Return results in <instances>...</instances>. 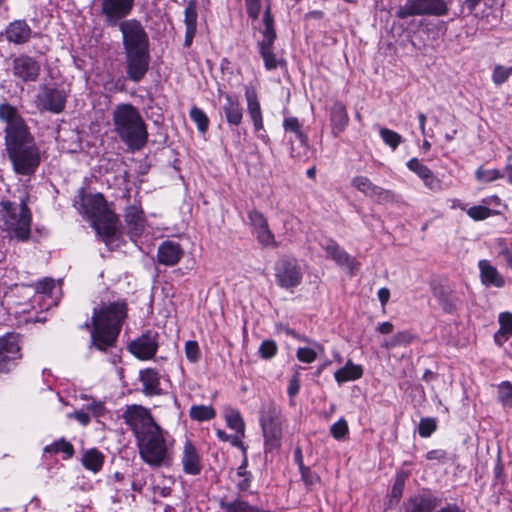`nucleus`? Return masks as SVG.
Instances as JSON below:
<instances>
[{
  "label": "nucleus",
  "mask_w": 512,
  "mask_h": 512,
  "mask_svg": "<svg viewBox=\"0 0 512 512\" xmlns=\"http://www.w3.org/2000/svg\"><path fill=\"white\" fill-rule=\"evenodd\" d=\"M31 26L24 19H17L10 22L2 35L9 44L25 45L34 36Z\"/></svg>",
  "instance_id": "nucleus-21"
},
{
  "label": "nucleus",
  "mask_w": 512,
  "mask_h": 512,
  "mask_svg": "<svg viewBox=\"0 0 512 512\" xmlns=\"http://www.w3.org/2000/svg\"><path fill=\"white\" fill-rule=\"evenodd\" d=\"M248 219L253 228V232L257 229L265 228V226L268 225V221L263 213L255 209L248 212Z\"/></svg>",
  "instance_id": "nucleus-50"
},
{
  "label": "nucleus",
  "mask_w": 512,
  "mask_h": 512,
  "mask_svg": "<svg viewBox=\"0 0 512 512\" xmlns=\"http://www.w3.org/2000/svg\"><path fill=\"white\" fill-rule=\"evenodd\" d=\"M74 206L92 222V226L103 240L108 244L114 241L117 233L118 217L108 207V203L101 193L85 194L81 189Z\"/></svg>",
  "instance_id": "nucleus-4"
},
{
  "label": "nucleus",
  "mask_w": 512,
  "mask_h": 512,
  "mask_svg": "<svg viewBox=\"0 0 512 512\" xmlns=\"http://www.w3.org/2000/svg\"><path fill=\"white\" fill-rule=\"evenodd\" d=\"M41 71L40 63L27 54H20L12 61L13 75L23 82H34Z\"/></svg>",
  "instance_id": "nucleus-17"
},
{
  "label": "nucleus",
  "mask_w": 512,
  "mask_h": 512,
  "mask_svg": "<svg viewBox=\"0 0 512 512\" xmlns=\"http://www.w3.org/2000/svg\"><path fill=\"white\" fill-rule=\"evenodd\" d=\"M351 185L379 204L392 203L395 201V193L393 191L375 185L366 176L354 177L351 181Z\"/></svg>",
  "instance_id": "nucleus-15"
},
{
  "label": "nucleus",
  "mask_w": 512,
  "mask_h": 512,
  "mask_svg": "<svg viewBox=\"0 0 512 512\" xmlns=\"http://www.w3.org/2000/svg\"><path fill=\"white\" fill-rule=\"evenodd\" d=\"M124 220L131 239L139 238L146 227V217L140 200H135L124 211Z\"/></svg>",
  "instance_id": "nucleus-20"
},
{
  "label": "nucleus",
  "mask_w": 512,
  "mask_h": 512,
  "mask_svg": "<svg viewBox=\"0 0 512 512\" xmlns=\"http://www.w3.org/2000/svg\"><path fill=\"white\" fill-rule=\"evenodd\" d=\"M441 504V498L429 489L411 495L403 503L404 512H433Z\"/></svg>",
  "instance_id": "nucleus-16"
},
{
  "label": "nucleus",
  "mask_w": 512,
  "mask_h": 512,
  "mask_svg": "<svg viewBox=\"0 0 512 512\" xmlns=\"http://www.w3.org/2000/svg\"><path fill=\"white\" fill-rule=\"evenodd\" d=\"M275 280L284 289L295 288L302 282L303 273L298 261L283 257L275 263Z\"/></svg>",
  "instance_id": "nucleus-12"
},
{
  "label": "nucleus",
  "mask_w": 512,
  "mask_h": 512,
  "mask_svg": "<svg viewBox=\"0 0 512 512\" xmlns=\"http://www.w3.org/2000/svg\"><path fill=\"white\" fill-rule=\"evenodd\" d=\"M134 7V0H102L101 13L109 27H116L124 22Z\"/></svg>",
  "instance_id": "nucleus-13"
},
{
  "label": "nucleus",
  "mask_w": 512,
  "mask_h": 512,
  "mask_svg": "<svg viewBox=\"0 0 512 512\" xmlns=\"http://www.w3.org/2000/svg\"><path fill=\"white\" fill-rule=\"evenodd\" d=\"M158 333L148 330L129 344V351L138 359L149 360L158 350Z\"/></svg>",
  "instance_id": "nucleus-18"
},
{
  "label": "nucleus",
  "mask_w": 512,
  "mask_h": 512,
  "mask_svg": "<svg viewBox=\"0 0 512 512\" xmlns=\"http://www.w3.org/2000/svg\"><path fill=\"white\" fill-rule=\"evenodd\" d=\"M224 103L221 106V113L230 127H238L243 120V107L238 98L232 94L223 95Z\"/></svg>",
  "instance_id": "nucleus-24"
},
{
  "label": "nucleus",
  "mask_w": 512,
  "mask_h": 512,
  "mask_svg": "<svg viewBox=\"0 0 512 512\" xmlns=\"http://www.w3.org/2000/svg\"><path fill=\"white\" fill-rule=\"evenodd\" d=\"M498 400L503 407L512 408V383L503 381L498 385Z\"/></svg>",
  "instance_id": "nucleus-45"
},
{
  "label": "nucleus",
  "mask_w": 512,
  "mask_h": 512,
  "mask_svg": "<svg viewBox=\"0 0 512 512\" xmlns=\"http://www.w3.org/2000/svg\"><path fill=\"white\" fill-rule=\"evenodd\" d=\"M362 376V366L354 364L351 360H348L344 367L338 369L334 373V378L338 384H342L348 381H355L360 379Z\"/></svg>",
  "instance_id": "nucleus-32"
},
{
  "label": "nucleus",
  "mask_w": 512,
  "mask_h": 512,
  "mask_svg": "<svg viewBox=\"0 0 512 512\" xmlns=\"http://www.w3.org/2000/svg\"><path fill=\"white\" fill-rule=\"evenodd\" d=\"M225 420L227 426L236 431L237 434H239L241 437L244 436L245 432V423L244 420L240 414V412L236 409H227L225 411Z\"/></svg>",
  "instance_id": "nucleus-36"
},
{
  "label": "nucleus",
  "mask_w": 512,
  "mask_h": 512,
  "mask_svg": "<svg viewBox=\"0 0 512 512\" xmlns=\"http://www.w3.org/2000/svg\"><path fill=\"white\" fill-rule=\"evenodd\" d=\"M481 283L485 287L502 288L505 285L504 277L489 260L482 259L478 262Z\"/></svg>",
  "instance_id": "nucleus-27"
},
{
  "label": "nucleus",
  "mask_w": 512,
  "mask_h": 512,
  "mask_svg": "<svg viewBox=\"0 0 512 512\" xmlns=\"http://www.w3.org/2000/svg\"><path fill=\"white\" fill-rule=\"evenodd\" d=\"M393 338H394L397 346H407L413 341L414 336L409 331H400V332H397L393 336Z\"/></svg>",
  "instance_id": "nucleus-61"
},
{
  "label": "nucleus",
  "mask_w": 512,
  "mask_h": 512,
  "mask_svg": "<svg viewBox=\"0 0 512 512\" xmlns=\"http://www.w3.org/2000/svg\"><path fill=\"white\" fill-rule=\"evenodd\" d=\"M297 454H300V450H297ZM299 459H301V455H299ZM300 470L302 479L306 485H314L319 480V477L315 473L303 466L302 460H300Z\"/></svg>",
  "instance_id": "nucleus-57"
},
{
  "label": "nucleus",
  "mask_w": 512,
  "mask_h": 512,
  "mask_svg": "<svg viewBox=\"0 0 512 512\" xmlns=\"http://www.w3.org/2000/svg\"><path fill=\"white\" fill-rule=\"evenodd\" d=\"M277 351L278 346L276 342L274 340L267 339L261 343L258 352L261 358L268 360L273 358L277 354Z\"/></svg>",
  "instance_id": "nucleus-49"
},
{
  "label": "nucleus",
  "mask_w": 512,
  "mask_h": 512,
  "mask_svg": "<svg viewBox=\"0 0 512 512\" xmlns=\"http://www.w3.org/2000/svg\"><path fill=\"white\" fill-rule=\"evenodd\" d=\"M449 10V5L444 0H407L397 9L396 16L399 19L425 15L442 17L446 16Z\"/></svg>",
  "instance_id": "nucleus-9"
},
{
  "label": "nucleus",
  "mask_w": 512,
  "mask_h": 512,
  "mask_svg": "<svg viewBox=\"0 0 512 512\" xmlns=\"http://www.w3.org/2000/svg\"><path fill=\"white\" fill-rule=\"evenodd\" d=\"M437 429V421L435 418H422L418 425V433L422 438L430 437Z\"/></svg>",
  "instance_id": "nucleus-47"
},
{
  "label": "nucleus",
  "mask_w": 512,
  "mask_h": 512,
  "mask_svg": "<svg viewBox=\"0 0 512 512\" xmlns=\"http://www.w3.org/2000/svg\"><path fill=\"white\" fill-rule=\"evenodd\" d=\"M406 479L407 474L405 472L397 473L394 485L391 490V495L393 498H400L402 496Z\"/></svg>",
  "instance_id": "nucleus-54"
},
{
  "label": "nucleus",
  "mask_w": 512,
  "mask_h": 512,
  "mask_svg": "<svg viewBox=\"0 0 512 512\" xmlns=\"http://www.w3.org/2000/svg\"><path fill=\"white\" fill-rule=\"evenodd\" d=\"M114 132L132 151L141 150L148 141L147 126L139 110L130 103L118 104L112 113Z\"/></svg>",
  "instance_id": "nucleus-5"
},
{
  "label": "nucleus",
  "mask_w": 512,
  "mask_h": 512,
  "mask_svg": "<svg viewBox=\"0 0 512 512\" xmlns=\"http://www.w3.org/2000/svg\"><path fill=\"white\" fill-rule=\"evenodd\" d=\"M117 27L122 33L124 51L149 50V36L139 20H124V22Z\"/></svg>",
  "instance_id": "nucleus-11"
},
{
  "label": "nucleus",
  "mask_w": 512,
  "mask_h": 512,
  "mask_svg": "<svg viewBox=\"0 0 512 512\" xmlns=\"http://www.w3.org/2000/svg\"><path fill=\"white\" fill-rule=\"evenodd\" d=\"M181 463L185 474L196 476L202 471V457L196 446L186 440L183 446Z\"/></svg>",
  "instance_id": "nucleus-22"
},
{
  "label": "nucleus",
  "mask_w": 512,
  "mask_h": 512,
  "mask_svg": "<svg viewBox=\"0 0 512 512\" xmlns=\"http://www.w3.org/2000/svg\"><path fill=\"white\" fill-rule=\"evenodd\" d=\"M512 74V67H505L503 65H496L492 72V81L496 86H501L505 83Z\"/></svg>",
  "instance_id": "nucleus-48"
},
{
  "label": "nucleus",
  "mask_w": 512,
  "mask_h": 512,
  "mask_svg": "<svg viewBox=\"0 0 512 512\" xmlns=\"http://www.w3.org/2000/svg\"><path fill=\"white\" fill-rule=\"evenodd\" d=\"M85 398L87 400V403L83 404L82 407L87 412H89L92 417L100 418L106 414L107 409L103 401L97 400L95 398Z\"/></svg>",
  "instance_id": "nucleus-44"
},
{
  "label": "nucleus",
  "mask_w": 512,
  "mask_h": 512,
  "mask_svg": "<svg viewBox=\"0 0 512 512\" xmlns=\"http://www.w3.org/2000/svg\"><path fill=\"white\" fill-rule=\"evenodd\" d=\"M0 121L5 124L4 144L17 175L32 176L41 163V152L29 126L15 106L0 104Z\"/></svg>",
  "instance_id": "nucleus-2"
},
{
  "label": "nucleus",
  "mask_w": 512,
  "mask_h": 512,
  "mask_svg": "<svg viewBox=\"0 0 512 512\" xmlns=\"http://www.w3.org/2000/svg\"><path fill=\"white\" fill-rule=\"evenodd\" d=\"M475 177L480 182L490 183L504 177L507 178V171L503 172L499 169H484L480 167L476 170Z\"/></svg>",
  "instance_id": "nucleus-39"
},
{
  "label": "nucleus",
  "mask_w": 512,
  "mask_h": 512,
  "mask_svg": "<svg viewBox=\"0 0 512 512\" xmlns=\"http://www.w3.org/2000/svg\"><path fill=\"white\" fill-rule=\"evenodd\" d=\"M139 380L142 383V392L147 396H156L162 393L160 387V374L156 369L146 368L139 372Z\"/></svg>",
  "instance_id": "nucleus-29"
},
{
  "label": "nucleus",
  "mask_w": 512,
  "mask_h": 512,
  "mask_svg": "<svg viewBox=\"0 0 512 512\" xmlns=\"http://www.w3.org/2000/svg\"><path fill=\"white\" fill-rule=\"evenodd\" d=\"M466 213L474 221H482L496 215L498 212L482 204L466 209Z\"/></svg>",
  "instance_id": "nucleus-41"
},
{
  "label": "nucleus",
  "mask_w": 512,
  "mask_h": 512,
  "mask_svg": "<svg viewBox=\"0 0 512 512\" xmlns=\"http://www.w3.org/2000/svg\"><path fill=\"white\" fill-rule=\"evenodd\" d=\"M74 419H76L81 425L87 426L92 416L83 407L73 413Z\"/></svg>",
  "instance_id": "nucleus-62"
},
{
  "label": "nucleus",
  "mask_w": 512,
  "mask_h": 512,
  "mask_svg": "<svg viewBox=\"0 0 512 512\" xmlns=\"http://www.w3.org/2000/svg\"><path fill=\"white\" fill-rule=\"evenodd\" d=\"M191 419L199 422L210 421L216 416V411L212 406L192 405L189 410Z\"/></svg>",
  "instance_id": "nucleus-37"
},
{
  "label": "nucleus",
  "mask_w": 512,
  "mask_h": 512,
  "mask_svg": "<svg viewBox=\"0 0 512 512\" xmlns=\"http://www.w3.org/2000/svg\"><path fill=\"white\" fill-rule=\"evenodd\" d=\"M379 134L383 142L392 150H396L398 146L403 142V137L394 130L383 127L380 128Z\"/></svg>",
  "instance_id": "nucleus-42"
},
{
  "label": "nucleus",
  "mask_w": 512,
  "mask_h": 512,
  "mask_svg": "<svg viewBox=\"0 0 512 512\" xmlns=\"http://www.w3.org/2000/svg\"><path fill=\"white\" fill-rule=\"evenodd\" d=\"M296 356L300 362L309 364L316 360L317 353L311 348L301 347L297 349Z\"/></svg>",
  "instance_id": "nucleus-56"
},
{
  "label": "nucleus",
  "mask_w": 512,
  "mask_h": 512,
  "mask_svg": "<svg viewBox=\"0 0 512 512\" xmlns=\"http://www.w3.org/2000/svg\"><path fill=\"white\" fill-rule=\"evenodd\" d=\"M39 102L44 109L60 113L65 108L66 95L62 90L45 86L39 95Z\"/></svg>",
  "instance_id": "nucleus-25"
},
{
  "label": "nucleus",
  "mask_w": 512,
  "mask_h": 512,
  "mask_svg": "<svg viewBox=\"0 0 512 512\" xmlns=\"http://www.w3.org/2000/svg\"><path fill=\"white\" fill-rule=\"evenodd\" d=\"M259 422L264 439V453H279L285 423L280 408L272 403L263 405L260 409Z\"/></svg>",
  "instance_id": "nucleus-6"
},
{
  "label": "nucleus",
  "mask_w": 512,
  "mask_h": 512,
  "mask_svg": "<svg viewBox=\"0 0 512 512\" xmlns=\"http://www.w3.org/2000/svg\"><path fill=\"white\" fill-rule=\"evenodd\" d=\"M3 221L6 229L22 242L30 239L32 213L28 207V196L21 198L17 207L11 201H1Z\"/></svg>",
  "instance_id": "nucleus-7"
},
{
  "label": "nucleus",
  "mask_w": 512,
  "mask_h": 512,
  "mask_svg": "<svg viewBox=\"0 0 512 512\" xmlns=\"http://www.w3.org/2000/svg\"><path fill=\"white\" fill-rule=\"evenodd\" d=\"M122 418L132 431L141 459L151 467H169L174 458V437L142 405H128Z\"/></svg>",
  "instance_id": "nucleus-1"
},
{
  "label": "nucleus",
  "mask_w": 512,
  "mask_h": 512,
  "mask_svg": "<svg viewBox=\"0 0 512 512\" xmlns=\"http://www.w3.org/2000/svg\"><path fill=\"white\" fill-rule=\"evenodd\" d=\"M424 186L433 192H440L443 190L442 181L434 175V173H430L424 180Z\"/></svg>",
  "instance_id": "nucleus-58"
},
{
  "label": "nucleus",
  "mask_w": 512,
  "mask_h": 512,
  "mask_svg": "<svg viewBox=\"0 0 512 512\" xmlns=\"http://www.w3.org/2000/svg\"><path fill=\"white\" fill-rule=\"evenodd\" d=\"M245 7L248 16L253 20H257L262 9V0H245Z\"/></svg>",
  "instance_id": "nucleus-55"
},
{
  "label": "nucleus",
  "mask_w": 512,
  "mask_h": 512,
  "mask_svg": "<svg viewBox=\"0 0 512 512\" xmlns=\"http://www.w3.org/2000/svg\"><path fill=\"white\" fill-rule=\"evenodd\" d=\"M433 295L442 307L445 313H454L456 311V297L443 287H436L433 290Z\"/></svg>",
  "instance_id": "nucleus-34"
},
{
  "label": "nucleus",
  "mask_w": 512,
  "mask_h": 512,
  "mask_svg": "<svg viewBox=\"0 0 512 512\" xmlns=\"http://www.w3.org/2000/svg\"><path fill=\"white\" fill-rule=\"evenodd\" d=\"M245 98L248 114L253 123L255 132L258 133L257 137L265 144H268L270 142V138L264 129L262 110L256 91L253 88H246Z\"/></svg>",
  "instance_id": "nucleus-19"
},
{
  "label": "nucleus",
  "mask_w": 512,
  "mask_h": 512,
  "mask_svg": "<svg viewBox=\"0 0 512 512\" xmlns=\"http://www.w3.org/2000/svg\"><path fill=\"white\" fill-rule=\"evenodd\" d=\"M330 431H331L332 436L335 439H337V440L343 439L349 431L347 421L345 419L341 418L340 420H338L336 423H334L331 426Z\"/></svg>",
  "instance_id": "nucleus-53"
},
{
  "label": "nucleus",
  "mask_w": 512,
  "mask_h": 512,
  "mask_svg": "<svg viewBox=\"0 0 512 512\" xmlns=\"http://www.w3.org/2000/svg\"><path fill=\"white\" fill-rule=\"evenodd\" d=\"M253 233L261 246L269 248H277L279 246L269 225L265 226V228L257 229Z\"/></svg>",
  "instance_id": "nucleus-40"
},
{
  "label": "nucleus",
  "mask_w": 512,
  "mask_h": 512,
  "mask_svg": "<svg viewBox=\"0 0 512 512\" xmlns=\"http://www.w3.org/2000/svg\"><path fill=\"white\" fill-rule=\"evenodd\" d=\"M19 336L8 333L0 338V373L9 372L20 359Z\"/></svg>",
  "instance_id": "nucleus-14"
},
{
  "label": "nucleus",
  "mask_w": 512,
  "mask_h": 512,
  "mask_svg": "<svg viewBox=\"0 0 512 512\" xmlns=\"http://www.w3.org/2000/svg\"><path fill=\"white\" fill-rule=\"evenodd\" d=\"M321 246L338 265L347 267L351 272L357 269L356 260L343 250L335 240L327 239Z\"/></svg>",
  "instance_id": "nucleus-26"
},
{
  "label": "nucleus",
  "mask_w": 512,
  "mask_h": 512,
  "mask_svg": "<svg viewBox=\"0 0 512 512\" xmlns=\"http://www.w3.org/2000/svg\"><path fill=\"white\" fill-rule=\"evenodd\" d=\"M425 458L436 464H444L449 460V454L444 449H433L426 453Z\"/></svg>",
  "instance_id": "nucleus-52"
},
{
  "label": "nucleus",
  "mask_w": 512,
  "mask_h": 512,
  "mask_svg": "<svg viewBox=\"0 0 512 512\" xmlns=\"http://www.w3.org/2000/svg\"><path fill=\"white\" fill-rule=\"evenodd\" d=\"M407 168L415 173L422 181L430 174L432 173V170L424 165L418 158H411L406 163Z\"/></svg>",
  "instance_id": "nucleus-46"
},
{
  "label": "nucleus",
  "mask_w": 512,
  "mask_h": 512,
  "mask_svg": "<svg viewBox=\"0 0 512 512\" xmlns=\"http://www.w3.org/2000/svg\"><path fill=\"white\" fill-rule=\"evenodd\" d=\"M190 119L196 124L200 133L204 134L209 129V118L201 108L193 106L189 112Z\"/></svg>",
  "instance_id": "nucleus-38"
},
{
  "label": "nucleus",
  "mask_w": 512,
  "mask_h": 512,
  "mask_svg": "<svg viewBox=\"0 0 512 512\" xmlns=\"http://www.w3.org/2000/svg\"><path fill=\"white\" fill-rule=\"evenodd\" d=\"M349 123L346 106L341 101H335L330 109V125L334 137H338Z\"/></svg>",
  "instance_id": "nucleus-28"
},
{
  "label": "nucleus",
  "mask_w": 512,
  "mask_h": 512,
  "mask_svg": "<svg viewBox=\"0 0 512 512\" xmlns=\"http://www.w3.org/2000/svg\"><path fill=\"white\" fill-rule=\"evenodd\" d=\"M283 128L285 132L293 133L295 138L302 144H307L308 137L302 130V125L296 117H286L283 120Z\"/></svg>",
  "instance_id": "nucleus-35"
},
{
  "label": "nucleus",
  "mask_w": 512,
  "mask_h": 512,
  "mask_svg": "<svg viewBox=\"0 0 512 512\" xmlns=\"http://www.w3.org/2000/svg\"><path fill=\"white\" fill-rule=\"evenodd\" d=\"M219 505L224 512H272L240 498L232 501L221 500Z\"/></svg>",
  "instance_id": "nucleus-31"
},
{
  "label": "nucleus",
  "mask_w": 512,
  "mask_h": 512,
  "mask_svg": "<svg viewBox=\"0 0 512 512\" xmlns=\"http://www.w3.org/2000/svg\"><path fill=\"white\" fill-rule=\"evenodd\" d=\"M197 10L194 4L190 3L185 8V25L186 27L196 28Z\"/></svg>",
  "instance_id": "nucleus-59"
},
{
  "label": "nucleus",
  "mask_w": 512,
  "mask_h": 512,
  "mask_svg": "<svg viewBox=\"0 0 512 512\" xmlns=\"http://www.w3.org/2000/svg\"><path fill=\"white\" fill-rule=\"evenodd\" d=\"M55 284L52 279H44L37 284V291L44 294H51Z\"/></svg>",
  "instance_id": "nucleus-64"
},
{
  "label": "nucleus",
  "mask_w": 512,
  "mask_h": 512,
  "mask_svg": "<svg viewBox=\"0 0 512 512\" xmlns=\"http://www.w3.org/2000/svg\"><path fill=\"white\" fill-rule=\"evenodd\" d=\"M500 329L506 334L512 335V313L502 312L499 314Z\"/></svg>",
  "instance_id": "nucleus-60"
},
{
  "label": "nucleus",
  "mask_w": 512,
  "mask_h": 512,
  "mask_svg": "<svg viewBox=\"0 0 512 512\" xmlns=\"http://www.w3.org/2000/svg\"><path fill=\"white\" fill-rule=\"evenodd\" d=\"M184 255L181 245L173 240L163 241L157 251V261L165 266L177 265Z\"/></svg>",
  "instance_id": "nucleus-23"
},
{
  "label": "nucleus",
  "mask_w": 512,
  "mask_h": 512,
  "mask_svg": "<svg viewBox=\"0 0 512 512\" xmlns=\"http://www.w3.org/2000/svg\"><path fill=\"white\" fill-rule=\"evenodd\" d=\"M185 355L191 363L199 360L201 353L197 341L189 340L185 343Z\"/></svg>",
  "instance_id": "nucleus-51"
},
{
  "label": "nucleus",
  "mask_w": 512,
  "mask_h": 512,
  "mask_svg": "<svg viewBox=\"0 0 512 512\" xmlns=\"http://www.w3.org/2000/svg\"><path fill=\"white\" fill-rule=\"evenodd\" d=\"M124 67L126 76H119L114 82L115 91H124L126 80L139 83L148 72L150 64V53L148 51H124Z\"/></svg>",
  "instance_id": "nucleus-8"
},
{
  "label": "nucleus",
  "mask_w": 512,
  "mask_h": 512,
  "mask_svg": "<svg viewBox=\"0 0 512 512\" xmlns=\"http://www.w3.org/2000/svg\"><path fill=\"white\" fill-rule=\"evenodd\" d=\"M105 456L96 448L86 450L82 455V465L85 469L98 473L104 464Z\"/></svg>",
  "instance_id": "nucleus-33"
},
{
  "label": "nucleus",
  "mask_w": 512,
  "mask_h": 512,
  "mask_svg": "<svg viewBox=\"0 0 512 512\" xmlns=\"http://www.w3.org/2000/svg\"><path fill=\"white\" fill-rule=\"evenodd\" d=\"M299 390H300L299 374L296 373L291 377V379L289 381L287 393L290 397H294L298 394Z\"/></svg>",
  "instance_id": "nucleus-63"
},
{
  "label": "nucleus",
  "mask_w": 512,
  "mask_h": 512,
  "mask_svg": "<svg viewBox=\"0 0 512 512\" xmlns=\"http://www.w3.org/2000/svg\"><path fill=\"white\" fill-rule=\"evenodd\" d=\"M265 11L263 15L262 30L263 39L258 42L259 53L264 61L265 68L267 70H274L278 67V60L273 52V44L276 39V32L274 29V18L271 13L270 1L265 0Z\"/></svg>",
  "instance_id": "nucleus-10"
},
{
  "label": "nucleus",
  "mask_w": 512,
  "mask_h": 512,
  "mask_svg": "<svg viewBox=\"0 0 512 512\" xmlns=\"http://www.w3.org/2000/svg\"><path fill=\"white\" fill-rule=\"evenodd\" d=\"M46 454H62L63 460H69L74 456L75 449L71 442L62 437L43 448V456Z\"/></svg>",
  "instance_id": "nucleus-30"
},
{
  "label": "nucleus",
  "mask_w": 512,
  "mask_h": 512,
  "mask_svg": "<svg viewBox=\"0 0 512 512\" xmlns=\"http://www.w3.org/2000/svg\"><path fill=\"white\" fill-rule=\"evenodd\" d=\"M127 315L128 306L125 300L94 308L91 323L87 322L83 326L85 329H90L92 346L100 351L113 347Z\"/></svg>",
  "instance_id": "nucleus-3"
},
{
  "label": "nucleus",
  "mask_w": 512,
  "mask_h": 512,
  "mask_svg": "<svg viewBox=\"0 0 512 512\" xmlns=\"http://www.w3.org/2000/svg\"><path fill=\"white\" fill-rule=\"evenodd\" d=\"M498 256L502 257L507 266L512 269V243L505 238H499L495 243Z\"/></svg>",
  "instance_id": "nucleus-43"
}]
</instances>
